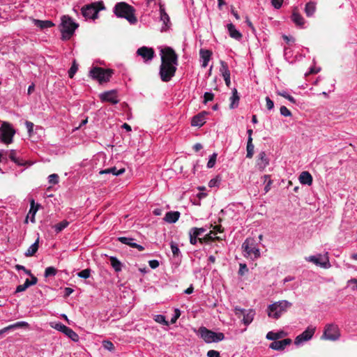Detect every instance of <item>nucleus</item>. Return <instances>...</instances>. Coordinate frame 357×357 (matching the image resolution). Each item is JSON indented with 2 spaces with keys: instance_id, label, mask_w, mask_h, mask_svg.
Listing matches in <instances>:
<instances>
[{
  "instance_id": "17",
  "label": "nucleus",
  "mask_w": 357,
  "mask_h": 357,
  "mask_svg": "<svg viewBox=\"0 0 357 357\" xmlns=\"http://www.w3.org/2000/svg\"><path fill=\"white\" fill-rule=\"evenodd\" d=\"M40 205L39 204H36L33 199H31L30 201V209L29 211L26 215L25 222H28V219H30V221L32 223L35 222V215L38 211Z\"/></svg>"
},
{
  "instance_id": "35",
  "label": "nucleus",
  "mask_w": 357,
  "mask_h": 357,
  "mask_svg": "<svg viewBox=\"0 0 357 357\" xmlns=\"http://www.w3.org/2000/svg\"><path fill=\"white\" fill-rule=\"evenodd\" d=\"M29 326V324L24 321H17L13 324L8 326L9 331H14L19 328H27Z\"/></svg>"
},
{
  "instance_id": "8",
  "label": "nucleus",
  "mask_w": 357,
  "mask_h": 357,
  "mask_svg": "<svg viewBox=\"0 0 357 357\" xmlns=\"http://www.w3.org/2000/svg\"><path fill=\"white\" fill-rule=\"evenodd\" d=\"M15 134V130L8 122H3L0 127V139L5 144H10Z\"/></svg>"
},
{
  "instance_id": "49",
  "label": "nucleus",
  "mask_w": 357,
  "mask_h": 357,
  "mask_svg": "<svg viewBox=\"0 0 357 357\" xmlns=\"http://www.w3.org/2000/svg\"><path fill=\"white\" fill-rule=\"evenodd\" d=\"M216 158H217V153H213L210 156L209 160L207 163L208 168H212L214 167V165L215 164V161H216Z\"/></svg>"
},
{
  "instance_id": "19",
  "label": "nucleus",
  "mask_w": 357,
  "mask_h": 357,
  "mask_svg": "<svg viewBox=\"0 0 357 357\" xmlns=\"http://www.w3.org/2000/svg\"><path fill=\"white\" fill-rule=\"evenodd\" d=\"M229 36L236 40H241L243 35L242 33L235 27L232 23H228L226 26Z\"/></svg>"
},
{
  "instance_id": "11",
  "label": "nucleus",
  "mask_w": 357,
  "mask_h": 357,
  "mask_svg": "<svg viewBox=\"0 0 357 357\" xmlns=\"http://www.w3.org/2000/svg\"><path fill=\"white\" fill-rule=\"evenodd\" d=\"M328 252L324 255L319 254L317 255H311L305 258L307 261L312 262L317 266L327 268L330 266Z\"/></svg>"
},
{
  "instance_id": "1",
  "label": "nucleus",
  "mask_w": 357,
  "mask_h": 357,
  "mask_svg": "<svg viewBox=\"0 0 357 357\" xmlns=\"http://www.w3.org/2000/svg\"><path fill=\"white\" fill-rule=\"evenodd\" d=\"M160 55L161 64L159 68V76L163 82H168L176 74L178 56L174 50L169 47L160 48Z\"/></svg>"
},
{
  "instance_id": "15",
  "label": "nucleus",
  "mask_w": 357,
  "mask_h": 357,
  "mask_svg": "<svg viewBox=\"0 0 357 357\" xmlns=\"http://www.w3.org/2000/svg\"><path fill=\"white\" fill-rule=\"evenodd\" d=\"M137 54L142 56L144 61L146 62L151 61L153 59L155 52L153 49L143 46L137 50Z\"/></svg>"
},
{
  "instance_id": "31",
  "label": "nucleus",
  "mask_w": 357,
  "mask_h": 357,
  "mask_svg": "<svg viewBox=\"0 0 357 357\" xmlns=\"http://www.w3.org/2000/svg\"><path fill=\"white\" fill-rule=\"evenodd\" d=\"M34 24L41 29L52 27L54 24L50 20H34Z\"/></svg>"
},
{
  "instance_id": "42",
  "label": "nucleus",
  "mask_w": 357,
  "mask_h": 357,
  "mask_svg": "<svg viewBox=\"0 0 357 357\" xmlns=\"http://www.w3.org/2000/svg\"><path fill=\"white\" fill-rule=\"evenodd\" d=\"M221 177L219 176H215V178L211 179L208 182V187L214 188L218 187L221 183Z\"/></svg>"
},
{
  "instance_id": "60",
  "label": "nucleus",
  "mask_w": 357,
  "mask_h": 357,
  "mask_svg": "<svg viewBox=\"0 0 357 357\" xmlns=\"http://www.w3.org/2000/svg\"><path fill=\"white\" fill-rule=\"evenodd\" d=\"M149 265L151 268L155 269L159 266V261L156 259L150 260Z\"/></svg>"
},
{
  "instance_id": "47",
  "label": "nucleus",
  "mask_w": 357,
  "mask_h": 357,
  "mask_svg": "<svg viewBox=\"0 0 357 357\" xmlns=\"http://www.w3.org/2000/svg\"><path fill=\"white\" fill-rule=\"evenodd\" d=\"M59 177L56 174H52L48 176V182L52 185H56L59 183Z\"/></svg>"
},
{
  "instance_id": "2",
  "label": "nucleus",
  "mask_w": 357,
  "mask_h": 357,
  "mask_svg": "<svg viewBox=\"0 0 357 357\" xmlns=\"http://www.w3.org/2000/svg\"><path fill=\"white\" fill-rule=\"evenodd\" d=\"M113 12L117 17L127 20L130 24H135L137 22L135 15V9L126 2L117 3L114 7Z\"/></svg>"
},
{
  "instance_id": "14",
  "label": "nucleus",
  "mask_w": 357,
  "mask_h": 357,
  "mask_svg": "<svg viewBox=\"0 0 357 357\" xmlns=\"http://www.w3.org/2000/svg\"><path fill=\"white\" fill-rule=\"evenodd\" d=\"M99 97L102 102H109L114 105L119 102L115 90L105 91L100 93Z\"/></svg>"
},
{
  "instance_id": "37",
  "label": "nucleus",
  "mask_w": 357,
  "mask_h": 357,
  "mask_svg": "<svg viewBox=\"0 0 357 357\" xmlns=\"http://www.w3.org/2000/svg\"><path fill=\"white\" fill-rule=\"evenodd\" d=\"M254 144H252V139H248L246 146V158H251L254 154Z\"/></svg>"
},
{
  "instance_id": "58",
  "label": "nucleus",
  "mask_w": 357,
  "mask_h": 357,
  "mask_svg": "<svg viewBox=\"0 0 357 357\" xmlns=\"http://www.w3.org/2000/svg\"><path fill=\"white\" fill-rule=\"evenodd\" d=\"M25 126H26V128L27 129V131L31 135V133L33 132V123L31 121H26L25 122Z\"/></svg>"
},
{
  "instance_id": "6",
  "label": "nucleus",
  "mask_w": 357,
  "mask_h": 357,
  "mask_svg": "<svg viewBox=\"0 0 357 357\" xmlns=\"http://www.w3.org/2000/svg\"><path fill=\"white\" fill-rule=\"evenodd\" d=\"M194 331L207 344L219 342L225 339V335L222 333L214 332L204 326H201L198 330L194 329Z\"/></svg>"
},
{
  "instance_id": "34",
  "label": "nucleus",
  "mask_w": 357,
  "mask_h": 357,
  "mask_svg": "<svg viewBox=\"0 0 357 357\" xmlns=\"http://www.w3.org/2000/svg\"><path fill=\"white\" fill-rule=\"evenodd\" d=\"M38 238L31 245L27 250L25 252V255L26 257L33 256L38 250Z\"/></svg>"
},
{
  "instance_id": "22",
  "label": "nucleus",
  "mask_w": 357,
  "mask_h": 357,
  "mask_svg": "<svg viewBox=\"0 0 357 357\" xmlns=\"http://www.w3.org/2000/svg\"><path fill=\"white\" fill-rule=\"evenodd\" d=\"M180 215L178 211H169L165 214L163 220L170 224L175 223L179 219Z\"/></svg>"
},
{
  "instance_id": "26",
  "label": "nucleus",
  "mask_w": 357,
  "mask_h": 357,
  "mask_svg": "<svg viewBox=\"0 0 357 357\" xmlns=\"http://www.w3.org/2000/svg\"><path fill=\"white\" fill-rule=\"evenodd\" d=\"M170 248L173 255V257L174 259H176L178 261H180L181 260L182 254L176 243L171 241Z\"/></svg>"
},
{
  "instance_id": "33",
  "label": "nucleus",
  "mask_w": 357,
  "mask_h": 357,
  "mask_svg": "<svg viewBox=\"0 0 357 357\" xmlns=\"http://www.w3.org/2000/svg\"><path fill=\"white\" fill-rule=\"evenodd\" d=\"M110 264L116 272H120L122 269L121 262L116 257H110Z\"/></svg>"
},
{
  "instance_id": "64",
  "label": "nucleus",
  "mask_w": 357,
  "mask_h": 357,
  "mask_svg": "<svg viewBox=\"0 0 357 357\" xmlns=\"http://www.w3.org/2000/svg\"><path fill=\"white\" fill-rule=\"evenodd\" d=\"M29 275L31 276V280H29L30 286L36 284L38 282L37 278L36 276H34L33 275H32L31 273Z\"/></svg>"
},
{
  "instance_id": "61",
  "label": "nucleus",
  "mask_w": 357,
  "mask_h": 357,
  "mask_svg": "<svg viewBox=\"0 0 357 357\" xmlns=\"http://www.w3.org/2000/svg\"><path fill=\"white\" fill-rule=\"evenodd\" d=\"M247 310L237 306L234 307V312L236 315L243 314Z\"/></svg>"
},
{
  "instance_id": "29",
  "label": "nucleus",
  "mask_w": 357,
  "mask_h": 357,
  "mask_svg": "<svg viewBox=\"0 0 357 357\" xmlns=\"http://www.w3.org/2000/svg\"><path fill=\"white\" fill-rule=\"evenodd\" d=\"M124 172H125L124 168H121L119 169H117L116 167H110V168H107V169L101 170L100 172V174H112L114 176H119V175L123 174Z\"/></svg>"
},
{
  "instance_id": "7",
  "label": "nucleus",
  "mask_w": 357,
  "mask_h": 357,
  "mask_svg": "<svg viewBox=\"0 0 357 357\" xmlns=\"http://www.w3.org/2000/svg\"><path fill=\"white\" fill-rule=\"evenodd\" d=\"M114 72L111 69H105L100 67H93L89 71V76L100 84L109 81Z\"/></svg>"
},
{
  "instance_id": "21",
  "label": "nucleus",
  "mask_w": 357,
  "mask_h": 357,
  "mask_svg": "<svg viewBox=\"0 0 357 357\" xmlns=\"http://www.w3.org/2000/svg\"><path fill=\"white\" fill-rule=\"evenodd\" d=\"M206 112H201L194 116L191 121V126L195 127H202L206 123Z\"/></svg>"
},
{
  "instance_id": "36",
  "label": "nucleus",
  "mask_w": 357,
  "mask_h": 357,
  "mask_svg": "<svg viewBox=\"0 0 357 357\" xmlns=\"http://www.w3.org/2000/svg\"><path fill=\"white\" fill-rule=\"evenodd\" d=\"M206 231V229L204 227H200V228L192 227L189 231V236H194L199 238V237L201 235H202V234H204Z\"/></svg>"
},
{
  "instance_id": "50",
  "label": "nucleus",
  "mask_w": 357,
  "mask_h": 357,
  "mask_svg": "<svg viewBox=\"0 0 357 357\" xmlns=\"http://www.w3.org/2000/svg\"><path fill=\"white\" fill-rule=\"evenodd\" d=\"M78 66L76 64L75 61L73 62L72 66L68 70V76L70 78H73L76 72L77 71Z\"/></svg>"
},
{
  "instance_id": "38",
  "label": "nucleus",
  "mask_w": 357,
  "mask_h": 357,
  "mask_svg": "<svg viewBox=\"0 0 357 357\" xmlns=\"http://www.w3.org/2000/svg\"><path fill=\"white\" fill-rule=\"evenodd\" d=\"M69 222L64 220L60 222H59L58 224H56L55 225L53 226V228L54 229V231L56 233H59L61 232L62 230H63L64 229H66L68 225H69Z\"/></svg>"
},
{
  "instance_id": "55",
  "label": "nucleus",
  "mask_w": 357,
  "mask_h": 357,
  "mask_svg": "<svg viewBox=\"0 0 357 357\" xmlns=\"http://www.w3.org/2000/svg\"><path fill=\"white\" fill-rule=\"evenodd\" d=\"M266 102V107L268 110H271L274 107L273 101L268 97H266L265 98Z\"/></svg>"
},
{
  "instance_id": "40",
  "label": "nucleus",
  "mask_w": 357,
  "mask_h": 357,
  "mask_svg": "<svg viewBox=\"0 0 357 357\" xmlns=\"http://www.w3.org/2000/svg\"><path fill=\"white\" fill-rule=\"evenodd\" d=\"M118 241L123 244L128 245L132 248V244H135V239L130 237L121 236L118 238Z\"/></svg>"
},
{
  "instance_id": "63",
  "label": "nucleus",
  "mask_w": 357,
  "mask_h": 357,
  "mask_svg": "<svg viewBox=\"0 0 357 357\" xmlns=\"http://www.w3.org/2000/svg\"><path fill=\"white\" fill-rule=\"evenodd\" d=\"M283 39L287 43H294L295 42V38L293 37V36H283Z\"/></svg>"
},
{
  "instance_id": "51",
  "label": "nucleus",
  "mask_w": 357,
  "mask_h": 357,
  "mask_svg": "<svg viewBox=\"0 0 357 357\" xmlns=\"http://www.w3.org/2000/svg\"><path fill=\"white\" fill-rule=\"evenodd\" d=\"M280 114L284 116H291V112L290 110L285 106H281L280 109Z\"/></svg>"
},
{
  "instance_id": "48",
  "label": "nucleus",
  "mask_w": 357,
  "mask_h": 357,
  "mask_svg": "<svg viewBox=\"0 0 357 357\" xmlns=\"http://www.w3.org/2000/svg\"><path fill=\"white\" fill-rule=\"evenodd\" d=\"M259 160L264 167L268 165V159L267 158L266 154L264 151H261L259 154Z\"/></svg>"
},
{
  "instance_id": "12",
  "label": "nucleus",
  "mask_w": 357,
  "mask_h": 357,
  "mask_svg": "<svg viewBox=\"0 0 357 357\" xmlns=\"http://www.w3.org/2000/svg\"><path fill=\"white\" fill-rule=\"evenodd\" d=\"M315 330L316 328L312 326H307L301 334L296 336L294 340L295 345L300 346L303 344L305 342L310 340L315 333Z\"/></svg>"
},
{
  "instance_id": "4",
  "label": "nucleus",
  "mask_w": 357,
  "mask_h": 357,
  "mask_svg": "<svg viewBox=\"0 0 357 357\" xmlns=\"http://www.w3.org/2000/svg\"><path fill=\"white\" fill-rule=\"evenodd\" d=\"M243 255L247 259L255 261L260 257V250L256 241L252 238H247L241 245Z\"/></svg>"
},
{
  "instance_id": "56",
  "label": "nucleus",
  "mask_w": 357,
  "mask_h": 357,
  "mask_svg": "<svg viewBox=\"0 0 357 357\" xmlns=\"http://www.w3.org/2000/svg\"><path fill=\"white\" fill-rule=\"evenodd\" d=\"M228 70H229L227 63L223 61H220V71L221 74L225 73V72H227Z\"/></svg>"
},
{
  "instance_id": "28",
  "label": "nucleus",
  "mask_w": 357,
  "mask_h": 357,
  "mask_svg": "<svg viewBox=\"0 0 357 357\" xmlns=\"http://www.w3.org/2000/svg\"><path fill=\"white\" fill-rule=\"evenodd\" d=\"M255 312L254 310L249 309L243 314V322L245 326L249 325L254 319Z\"/></svg>"
},
{
  "instance_id": "5",
  "label": "nucleus",
  "mask_w": 357,
  "mask_h": 357,
  "mask_svg": "<svg viewBox=\"0 0 357 357\" xmlns=\"http://www.w3.org/2000/svg\"><path fill=\"white\" fill-rule=\"evenodd\" d=\"M60 31L63 40H69L78 27V24L74 22L68 15H63L61 19Z\"/></svg>"
},
{
  "instance_id": "45",
  "label": "nucleus",
  "mask_w": 357,
  "mask_h": 357,
  "mask_svg": "<svg viewBox=\"0 0 357 357\" xmlns=\"http://www.w3.org/2000/svg\"><path fill=\"white\" fill-rule=\"evenodd\" d=\"M249 271V269L247 266V265L245 263H241L239 264V270H238V275L240 276H243L245 274H247Z\"/></svg>"
},
{
  "instance_id": "3",
  "label": "nucleus",
  "mask_w": 357,
  "mask_h": 357,
  "mask_svg": "<svg viewBox=\"0 0 357 357\" xmlns=\"http://www.w3.org/2000/svg\"><path fill=\"white\" fill-rule=\"evenodd\" d=\"M292 306V303L287 300L276 301L268 305L266 313L269 318L278 319Z\"/></svg>"
},
{
  "instance_id": "62",
  "label": "nucleus",
  "mask_w": 357,
  "mask_h": 357,
  "mask_svg": "<svg viewBox=\"0 0 357 357\" xmlns=\"http://www.w3.org/2000/svg\"><path fill=\"white\" fill-rule=\"evenodd\" d=\"M16 268L17 270H22V271H24L26 274L27 275H31V271L30 270H28L26 269L24 266H22V265H17L16 266Z\"/></svg>"
},
{
  "instance_id": "23",
  "label": "nucleus",
  "mask_w": 357,
  "mask_h": 357,
  "mask_svg": "<svg viewBox=\"0 0 357 357\" xmlns=\"http://www.w3.org/2000/svg\"><path fill=\"white\" fill-rule=\"evenodd\" d=\"M291 19L292 20V22L298 26H300V27H303V25L305 22L304 18L303 17V16L298 13L296 10H294L292 14H291Z\"/></svg>"
},
{
  "instance_id": "16",
  "label": "nucleus",
  "mask_w": 357,
  "mask_h": 357,
  "mask_svg": "<svg viewBox=\"0 0 357 357\" xmlns=\"http://www.w3.org/2000/svg\"><path fill=\"white\" fill-rule=\"evenodd\" d=\"M160 20L163 23L161 31H165L169 27L170 19L168 14L165 12L163 5L160 3Z\"/></svg>"
},
{
  "instance_id": "59",
  "label": "nucleus",
  "mask_w": 357,
  "mask_h": 357,
  "mask_svg": "<svg viewBox=\"0 0 357 357\" xmlns=\"http://www.w3.org/2000/svg\"><path fill=\"white\" fill-rule=\"evenodd\" d=\"M207 357H220V353L215 350H209L207 352Z\"/></svg>"
},
{
  "instance_id": "32",
  "label": "nucleus",
  "mask_w": 357,
  "mask_h": 357,
  "mask_svg": "<svg viewBox=\"0 0 357 357\" xmlns=\"http://www.w3.org/2000/svg\"><path fill=\"white\" fill-rule=\"evenodd\" d=\"M305 15L310 17L312 16H313V15L314 14L315 11H316V4L314 2H312V1H310V2H307L305 6Z\"/></svg>"
},
{
  "instance_id": "52",
  "label": "nucleus",
  "mask_w": 357,
  "mask_h": 357,
  "mask_svg": "<svg viewBox=\"0 0 357 357\" xmlns=\"http://www.w3.org/2000/svg\"><path fill=\"white\" fill-rule=\"evenodd\" d=\"M214 94L211 92H205L204 95V103L206 104L208 101L213 100Z\"/></svg>"
},
{
  "instance_id": "43",
  "label": "nucleus",
  "mask_w": 357,
  "mask_h": 357,
  "mask_svg": "<svg viewBox=\"0 0 357 357\" xmlns=\"http://www.w3.org/2000/svg\"><path fill=\"white\" fill-rule=\"evenodd\" d=\"M57 273L56 269L53 266H49L45 268L44 276L45 278L54 276Z\"/></svg>"
},
{
  "instance_id": "18",
  "label": "nucleus",
  "mask_w": 357,
  "mask_h": 357,
  "mask_svg": "<svg viewBox=\"0 0 357 357\" xmlns=\"http://www.w3.org/2000/svg\"><path fill=\"white\" fill-rule=\"evenodd\" d=\"M291 340L289 338L274 341L270 344L269 348L276 351H282L284 350L287 346L291 344Z\"/></svg>"
},
{
  "instance_id": "41",
  "label": "nucleus",
  "mask_w": 357,
  "mask_h": 357,
  "mask_svg": "<svg viewBox=\"0 0 357 357\" xmlns=\"http://www.w3.org/2000/svg\"><path fill=\"white\" fill-rule=\"evenodd\" d=\"M276 93L278 96H280L287 99L291 103H296L295 98L293 96H291V95H289L286 91H284V90L278 91Z\"/></svg>"
},
{
  "instance_id": "44",
  "label": "nucleus",
  "mask_w": 357,
  "mask_h": 357,
  "mask_svg": "<svg viewBox=\"0 0 357 357\" xmlns=\"http://www.w3.org/2000/svg\"><path fill=\"white\" fill-rule=\"evenodd\" d=\"M29 287H30L29 279H26L23 284L18 285L16 287L15 293L24 291Z\"/></svg>"
},
{
  "instance_id": "13",
  "label": "nucleus",
  "mask_w": 357,
  "mask_h": 357,
  "mask_svg": "<svg viewBox=\"0 0 357 357\" xmlns=\"http://www.w3.org/2000/svg\"><path fill=\"white\" fill-rule=\"evenodd\" d=\"M340 332L337 326L335 324H328L326 326L322 337L335 341L340 337Z\"/></svg>"
},
{
  "instance_id": "9",
  "label": "nucleus",
  "mask_w": 357,
  "mask_h": 357,
  "mask_svg": "<svg viewBox=\"0 0 357 357\" xmlns=\"http://www.w3.org/2000/svg\"><path fill=\"white\" fill-rule=\"evenodd\" d=\"M104 9L102 2H97L86 5L82 8V13L86 19L95 20L98 17V12Z\"/></svg>"
},
{
  "instance_id": "30",
  "label": "nucleus",
  "mask_w": 357,
  "mask_h": 357,
  "mask_svg": "<svg viewBox=\"0 0 357 357\" xmlns=\"http://www.w3.org/2000/svg\"><path fill=\"white\" fill-rule=\"evenodd\" d=\"M7 154L8 158L17 165L23 166L26 164V162L24 160H23L22 159H20V158L17 156L15 151L10 150L9 152L7 153Z\"/></svg>"
},
{
  "instance_id": "24",
  "label": "nucleus",
  "mask_w": 357,
  "mask_h": 357,
  "mask_svg": "<svg viewBox=\"0 0 357 357\" xmlns=\"http://www.w3.org/2000/svg\"><path fill=\"white\" fill-rule=\"evenodd\" d=\"M298 179L303 185H310L312 183V176L308 172H303L300 174Z\"/></svg>"
},
{
  "instance_id": "20",
  "label": "nucleus",
  "mask_w": 357,
  "mask_h": 357,
  "mask_svg": "<svg viewBox=\"0 0 357 357\" xmlns=\"http://www.w3.org/2000/svg\"><path fill=\"white\" fill-rule=\"evenodd\" d=\"M211 54L212 52L210 50L204 49L199 50L200 61L202 68H206L208 66Z\"/></svg>"
},
{
  "instance_id": "27",
  "label": "nucleus",
  "mask_w": 357,
  "mask_h": 357,
  "mask_svg": "<svg viewBox=\"0 0 357 357\" xmlns=\"http://www.w3.org/2000/svg\"><path fill=\"white\" fill-rule=\"evenodd\" d=\"M240 97L238 94V91L236 88H234L232 90V95L230 98V108L234 109L238 106Z\"/></svg>"
},
{
  "instance_id": "10",
  "label": "nucleus",
  "mask_w": 357,
  "mask_h": 357,
  "mask_svg": "<svg viewBox=\"0 0 357 357\" xmlns=\"http://www.w3.org/2000/svg\"><path fill=\"white\" fill-rule=\"evenodd\" d=\"M50 326L52 328L63 333L74 342H77L79 340V335L70 328L65 326L61 322L50 323Z\"/></svg>"
},
{
  "instance_id": "46",
  "label": "nucleus",
  "mask_w": 357,
  "mask_h": 357,
  "mask_svg": "<svg viewBox=\"0 0 357 357\" xmlns=\"http://www.w3.org/2000/svg\"><path fill=\"white\" fill-rule=\"evenodd\" d=\"M90 275H91V270L89 268L84 269V270L79 271V273H77V276L81 278H84V279L89 278L90 277Z\"/></svg>"
},
{
  "instance_id": "39",
  "label": "nucleus",
  "mask_w": 357,
  "mask_h": 357,
  "mask_svg": "<svg viewBox=\"0 0 357 357\" xmlns=\"http://www.w3.org/2000/svg\"><path fill=\"white\" fill-rule=\"evenodd\" d=\"M154 321L158 324L165 325L168 326L169 325V322L166 320V318L162 314H156L153 318Z\"/></svg>"
},
{
  "instance_id": "57",
  "label": "nucleus",
  "mask_w": 357,
  "mask_h": 357,
  "mask_svg": "<svg viewBox=\"0 0 357 357\" xmlns=\"http://www.w3.org/2000/svg\"><path fill=\"white\" fill-rule=\"evenodd\" d=\"M282 3L283 0H271L273 6L276 9H279L282 6Z\"/></svg>"
},
{
  "instance_id": "25",
  "label": "nucleus",
  "mask_w": 357,
  "mask_h": 357,
  "mask_svg": "<svg viewBox=\"0 0 357 357\" xmlns=\"http://www.w3.org/2000/svg\"><path fill=\"white\" fill-rule=\"evenodd\" d=\"M287 333L283 331H280L278 332L269 331L266 337L268 340L274 341H278V340L281 339L286 336Z\"/></svg>"
},
{
  "instance_id": "53",
  "label": "nucleus",
  "mask_w": 357,
  "mask_h": 357,
  "mask_svg": "<svg viewBox=\"0 0 357 357\" xmlns=\"http://www.w3.org/2000/svg\"><path fill=\"white\" fill-rule=\"evenodd\" d=\"M180 316H181V311L178 309H177V308L175 309L174 310V314L172 317V319L170 320V323L171 324H175L176 322V321L178 320V319L179 318Z\"/></svg>"
},
{
  "instance_id": "54",
  "label": "nucleus",
  "mask_w": 357,
  "mask_h": 357,
  "mask_svg": "<svg viewBox=\"0 0 357 357\" xmlns=\"http://www.w3.org/2000/svg\"><path fill=\"white\" fill-rule=\"evenodd\" d=\"M103 347L108 351H113L114 349V346L113 343L110 341H103L102 342Z\"/></svg>"
}]
</instances>
